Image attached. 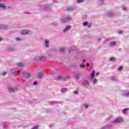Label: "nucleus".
Listing matches in <instances>:
<instances>
[{
  "label": "nucleus",
  "instance_id": "obj_1",
  "mask_svg": "<svg viewBox=\"0 0 129 129\" xmlns=\"http://www.w3.org/2000/svg\"><path fill=\"white\" fill-rule=\"evenodd\" d=\"M56 81H66L70 79L69 76L57 75V77L55 78Z\"/></svg>",
  "mask_w": 129,
  "mask_h": 129
},
{
  "label": "nucleus",
  "instance_id": "obj_2",
  "mask_svg": "<svg viewBox=\"0 0 129 129\" xmlns=\"http://www.w3.org/2000/svg\"><path fill=\"white\" fill-rule=\"evenodd\" d=\"M20 75H22L23 77L24 78H26L27 79H29V78H31V73L27 72H22L20 73Z\"/></svg>",
  "mask_w": 129,
  "mask_h": 129
},
{
  "label": "nucleus",
  "instance_id": "obj_3",
  "mask_svg": "<svg viewBox=\"0 0 129 129\" xmlns=\"http://www.w3.org/2000/svg\"><path fill=\"white\" fill-rule=\"evenodd\" d=\"M120 122H123L122 118H117L113 121V123H120Z\"/></svg>",
  "mask_w": 129,
  "mask_h": 129
},
{
  "label": "nucleus",
  "instance_id": "obj_4",
  "mask_svg": "<svg viewBox=\"0 0 129 129\" xmlns=\"http://www.w3.org/2000/svg\"><path fill=\"white\" fill-rule=\"evenodd\" d=\"M70 21H71L70 16H67L61 20L62 23H67V22H70Z\"/></svg>",
  "mask_w": 129,
  "mask_h": 129
},
{
  "label": "nucleus",
  "instance_id": "obj_5",
  "mask_svg": "<svg viewBox=\"0 0 129 129\" xmlns=\"http://www.w3.org/2000/svg\"><path fill=\"white\" fill-rule=\"evenodd\" d=\"M21 33L22 35H30L31 34V31L27 30H23L21 31Z\"/></svg>",
  "mask_w": 129,
  "mask_h": 129
},
{
  "label": "nucleus",
  "instance_id": "obj_6",
  "mask_svg": "<svg viewBox=\"0 0 129 129\" xmlns=\"http://www.w3.org/2000/svg\"><path fill=\"white\" fill-rule=\"evenodd\" d=\"M83 85L84 87H86V88H87V87L89 86V83L87 80H84L83 82Z\"/></svg>",
  "mask_w": 129,
  "mask_h": 129
},
{
  "label": "nucleus",
  "instance_id": "obj_7",
  "mask_svg": "<svg viewBox=\"0 0 129 129\" xmlns=\"http://www.w3.org/2000/svg\"><path fill=\"white\" fill-rule=\"evenodd\" d=\"M74 74L75 78L77 79H79V78H80V73L78 72H75Z\"/></svg>",
  "mask_w": 129,
  "mask_h": 129
},
{
  "label": "nucleus",
  "instance_id": "obj_8",
  "mask_svg": "<svg viewBox=\"0 0 129 129\" xmlns=\"http://www.w3.org/2000/svg\"><path fill=\"white\" fill-rule=\"evenodd\" d=\"M107 16H108V17H109V18H112V17H113V16H114V14L113 13V12H109L107 13Z\"/></svg>",
  "mask_w": 129,
  "mask_h": 129
},
{
  "label": "nucleus",
  "instance_id": "obj_9",
  "mask_svg": "<svg viewBox=\"0 0 129 129\" xmlns=\"http://www.w3.org/2000/svg\"><path fill=\"white\" fill-rule=\"evenodd\" d=\"M109 45L111 47H114L116 45V42L115 41H111L109 43Z\"/></svg>",
  "mask_w": 129,
  "mask_h": 129
},
{
  "label": "nucleus",
  "instance_id": "obj_10",
  "mask_svg": "<svg viewBox=\"0 0 129 129\" xmlns=\"http://www.w3.org/2000/svg\"><path fill=\"white\" fill-rule=\"evenodd\" d=\"M91 76V81H92V79H93V78H94V77H95V71H92Z\"/></svg>",
  "mask_w": 129,
  "mask_h": 129
},
{
  "label": "nucleus",
  "instance_id": "obj_11",
  "mask_svg": "<svg viewBox=\"0 0 129 129\" xmlns=\"http://www.w3.org/2000/svg\"><path fill=\"white\" fill-rule=\"evenodd\" d=\"M8 28V26L5 24L0 25V29H7Z\"/></svg>",
  "mask_w": 129,
  "mask_h": 129
},
{
  "label": "nucleus",
  "instance_id": "obj_12",
  "mask_svg": "<svg viewBox=\"0 0 129 129\" xmlns=\"http://www.w3.org/2000/svg\"><path fill=\"white\" fill-rule=\"evenodd\" d=\"M43 75H44V74H43V73L40 72L38 74L37 77H38V78H39V79H41V78H42V77H43Z\"/></svg>",
  "mask_w": 129,
  "mask_h": 129
},
{
  "label": "nucleus",
  "instance_id": "obj_13",
  "mask_svg": "<svg viewBox=\"0 0 129 129\" xmlns=\"http://www.w3.org/2000/svg\"><path fill=\"white\" fill-rule=\"evenodd\" d=\"M76 9L75 7H69L68 8V11H71L76 10Z\"/></svg>",
  "mask_w": 129,
  "mask_h": 129
},
{
  "label": "nucleus",
  "instance_id": "obj_14",
  "mask_svg": "<svg viewBox=\"0 0 129 129\" xmlns=\"http://www.w3.org/2000/svg\"><path fill=\"white\" fill-rule=\"evenodd\" d=\"M70 29H71V26H67L64 30H63V32H68V31H69V30H70Z\"/></svg>",
  "mask_w": 129,
  "mask_h": 129
},
{
  "label": "nucleus",
  "instance_id": "obj_15",
  "mask_svg": "<svg viewBox=\"0 0 129 129\" xmlns=\"http://www.w3.org/2000/svg\"><path fill=\"white\" fill-rule=\"evenodd\" d=\"M17 90V88L14 89L12 88H9V92H16V90Z\"/></svg>",
  "mask_w": 129,
  "mask_h": 129
},
{
  "label": "nucleus",
  "instance_id": "obj_16",
  "mask_svg": "<svg viewBox=\"0 0 129 129\" xmlns=\"http://www.w3.org/2000/svg\"><path fill=\"white\" fill-rule=\"evenodd\" d=\"M128 108H125L123 109L122 112L124 113V114H127V110H128Z\"/></svg>",
  "mask_w": 129,
  "mask_h": 129
},
{
  "label": "nucleus",
  "instance_id": "obj_17",
  "mask_svg": "<svg viewBox=\"0 0 129 129\" xmlns=\"http://www.w3.org/2000/svg\"><path fill=\"white\" fill-rule=\"evenodd\" d=\"M45 45L46 48H48V47H49V41H48V40H45Z\"/></svg>",
  "mask_w": 129,
  "mask_h": 129
},
{
  "label": "nucleus",
  "instance_id": "obj_18",
  "mask_svg": "<svg viewBox=\"0 0 129 129\" xmlns=\"http://www.w3.org/2000/svg\"><path fill=\"white\" fill-rule=\"evenodd\" d=\"M46 59H47V57L45 56H40V61H45Z\"/></svg>",
  "mask_w": 129,
  "mask_h": 129
},
{
  "label": "nucleus",
  "instance_id": "obj_19",
  "mask_svg": "<svg viewBox=\"0 0 129 129\" xmlns=\"http://www.w3.org/2000/svg\"><path fill=\"white\" fill-rule=\"evenodd\" d=\"M15 72H17V71L15 69L11 70V73L12 75H15Z\"/></svg>",
  "mask_w": 129,
  "mask_h": 129
},
{
  "label": "nucleus",
  "instance_id": "obj_20",
  "mask_svg": "<svg viewBox=\"0 0 129 129\" xmlns=\"http://www.w3.org/2000/svg\"><path fill=\"white\" fill-rule=\"evenodd\" d=\"M0 8L4 9H7V7H6V6L4 4H0Z\"/></svg>",
  "mask_w": 129,
  "mask_h": 129
},
{
  "label": "nucleus",
  "instance_id": "obj_21",
  "mask_svg": "<svg viewBox=\"0 0 129 129\" xmlns=\"http://www.w3.org/2000/svg\"><path fill=\"white\" fill-rule=\"evenodd\" d=\"M61 91L62 93H65L67 91V88H62L61 90Z\"/></svg>",
  "mask_w": 129,
  "mask_h": 129
},
{
  "label": "nucleus",
  "instance_id": "obj_22",
  "mask_svg": "<svg viewBox=\"0 0 129 129\" xmlns=\"http://www.w3.org/2000/svg\"><path fill=\"white\" fill-rule=\"evenodd\" d=\"M17 66H18V67H24V66H25V64L22 63H17Z\"/></svg>",
  "mask_w": 129,
  "mask_h": 129
},
{
  "label": "nucleus",
  "instance_id": "obj_23",
  "mask_svg": "<svg viewBox=\"0 0 129 129\" xmlns=\"http://www.w3.org/2000/svg\"><path fill=\"white\" fill-rule=\"evenodd\" d=\"M76 50V47L73 46L71 49L69 50V53L71 52L72 51H74Z\"/></svg>",
  "mask_w": 129,
  "mask_h": 129
},
{
  "label": "nucleus",
  "instance_id": "obj_24",
  "mask_svg": "<svg viewBox=\"0 0 129 129\" xmlns=\"http://www.w3.org/2000/svg\"><path fill=\"white\" fill-rule=\"evenodd\" d=\"M34 61H40V56H37L34 59Z\"/></svg>",
  "mask_w": 129,
  "mask_h": 129
},
{
  "label": "nucleus",
  "instance_id": "obj_25",
  "mask_svg": "<svg viewBox=\"0 0 129 129\" xmlns=\"http://www.w3.org/2000/svg\"><path fill=\"white\" fill-rule=\"evenodd\" d=\"M91 81H92L93 84H96V83L97 82V80L96 79H94V80L92 79V80Z\"/></svg>",
  "mask_w": 129,
  "mask_h": 129
},
{
  "label": "nucleus",
  "instance_id": "obj_26",
  "mask_svg": "<svg viewBox=\"0 0 129 129\" xmlns=\"http://www.w3.org/2000/svg\"><path fill=\"white\" fill-rule=\"evenodd\" d=\"M63 51H65V48L62 47L59 49V53H62V52H63Z\"/></svg>",
  "mask_w": 129,
  "mask_h": 129
},
{
  "label": "nucleus",
  "instance_id": "obj_27",
  "mask_svg": "<svg viewBox=\"0 0 129 129\" xmlns=\"http://www.w3.org/2000/svg\"><path fill=\"white\" fill-rule=\"evenodd\" d=\"M110 126H111V125H106V126L103 127V129L108 128V127H110Z\"/></svg>",
  "mask_w": 129,
  "mask_h": 129
},
{
  "label": "nucleus",
  "instance_id": "obj_28",
  "mask_svg": "<svg viewBox=\"0 0 129 129\" xmlns=\"http://www.w3.org/2000/svg\"><path fill=\"white\" fill-rule=\"evenodd\" d=\"M7 50H8V51H10L12 52V51H14V50H15V49L13 48L10 47V48H7Z\"/></svg>",
  "mask_w": 129,
  "mask_h": 129
},
{
  "label": "nucleus",
  "instance_id": "obj_29",
  "mask_svg": "<svg viewBox=\"0 0 129 129\" xmlns=\"http://www.w3.org/2000/svg\"><path fill=\"white\" fill-rule=\"evenodd\" d=\"M115 60V58L114 57H111L110 59V61H112V62H114Z\"/></svg>",
  "mask_w": 129,
  "mask_h": 129
},
{
  "label": "nucleus",
  "instance_id": "obj_30",
  "mask_svg": "<svg viewBox=\"0 0 129 129\" xmlns=\"http://www.w3.org/2000/svg\"><path fill=\"white\" fill-rule=\"evenodd\" d=\"M104 2V0H100L99 3V5H103Z\"/></svg>",
  "mask_w": 129,
  "mask_h": 129
},
{
  "label": "nucleus",
  "instance_id": "obj_31",
  "mask_svg": "<svg viewBox=\"0 0 129 129\" xmlns=\"http://www.w3.org/2000/svg\"><path fill=\"white\" fill-rule=\"evenodd\" d=\"M38 127H39V126L38 125H36L32 127L31 129H38Z\"/></svg>",
  "mask_w": 129,
  "mask_h": 129
},
{
  "label": "nucleus",
  "instance_id": "obj_32",
  "mask_svg": "<svg viewBox=\"0 0 129 129\" xmlns=\"http://www.w3.org/2000/svg\"><path fill=\"white\" fill-rule=\"evenodd\" d=\"M3 128H8V125H7V124H4L3 125Z\"/></svg>",
  "mask_w": 129,
  "mask_h": 129
},
{
  "label": "nucleus",
  "instance_id": "obj_33",
  "mask_svg": "<svg viewBox=\"0 0 129 129\" xmlns=\"http://www.w3.org/2000/svg\"><path fill=\"white\" fill-rule=\"evenodd\" d=\"M86 66L84 65V64H81L80 66V67H81V68H85Z\"/></svg>",
  "mask_w": 129,
  "mask_h": 129
},
{
  "label": "nucleus",
  "instance_id": "obj_34",
  "mask_svg": "<svg viewBox=\"0 0 129 129\" xmlns=\"http://www.w3.org/2000/svg\"><path fill=\"white\" fill-rule=\"evenodd\" d=\"M124 96H129V92L124 94Z\"/></svg>",
  "mask_w": 129,
  "mask_h": 129
},
{
  "label": "nucleus",
  "instance_id": "obj_35",
  "mask_svg": "<svg viewBox=\"0 0 129 129\" xmlns=\"http://www.w3.org/2000/svg\"><path fill=\"white\" fill-rule=\"evenodd\" d=\"M88 24V22H85L83 23L84 26H87Z\"/></svg>",
  "mask_w": 129,
  "mask_h": 129
},
{
  "label": "nucleus",
  "instance_id": "obj_36",
  "mask_svg": "<svg viewBox=\"0 0 129 129\" xmlns=\"http://www.w3.org/2000/svg\"><path fill=\"white\" fill-rule=\"evenodd\" d=\"M112 81H116V79L114 77H112Z\"/></svg>",
  "mask_w": 129,
  "mask_h": 129
},
{
  "label": "nucleus",
  "instance_id": "obj_37",
  "mask_svg": "<svg viewBox=\"0 0 129 129\" xmlns=\"http://www.w3.org/2000/svg\"><path fill=\"white\" fill-rule=\"evenodd\" d=\"M118 70H119V71H120L122 70V67H119L118 68Z\"/></svg>",
  "mask_w": 129,
  "mask_h": 129
},
{
  "label": "nucleus",
  "instance_id": "obj_38",
  "mask_svg": "<svg viewBox=\"0 0 129 129\" xmlns=\"http://www.w3.org/2000/svg\"><path fill=\"white\" fill-rule=\"evenodd\" d=\"M74 94H77V95L79 94L78 91H74Z\"/></svg>",
  "mask_w": 129,
  "mask_h": 129
},
{
  "label": "nucleus",
  "instance_id": "obj_39",
  "mask_svg": "<svg viewBox=\"0 0 129 129\" xmlns=\"http://www.w3.org/2000/svg\"><path fill=\"white\" fill-rule=\"evenodd\" d=\"M83 2V0H78V3L79 4H80V3H82Z\"/></svg>",
  "mask_w": 129,
  "mask_h": 129
},
{
  "label": "nucleus",
  "instance_id": "obj_40",
  "mask_svg": "<svg viewBox=\"0 0 129 129\" xmlns=\"http://www.w3.org/2000/svg\"><path fill=\"white\" fill-rule=\"evenodd\" d=\"M33 84H34V85H37V84H38V82H37L36 81H35V82H34L33 83Z\"/></svg>",
  "mask_w": 129,
  "mask_h": 129
},
{
  "label": "nucleus",
  "instance_id": "obj_41",
  "mask_svg": "<svg viewBox=\"0 0 129 129\" xmlns=\"http://www.w3.org/2000/svg\"><path fill=\"white\" fill-rule=\"evenodd\" d=\"M84 105V107L86 108L88 107V105H87V104H85Z\"/></svg>",
  "mask_w": 129,
  "mask_h": 129
},
{
  "label": "nucleus",
  "instance_id": "obj_42",
  "mask_svg": "<svg viewBox=\"0 0 129 129\" xmlns=\"http://www.w3.org/2000/svg\"><path fill=\"white\" fill-rule=\"evenodd\" d=\"M118 34H122V31H118Z\"/></svg>",
  "mask_w": 129,
  "mask_h": 129
},
{
  "label": "nucleus",
  "instance_id": "obj_43",
  "mask_svg": "<svg viewBox=\"0 0 129 129\" xmlns=\"http://www.w3.org/2000/svg\"><path fill=\"white\" fill-rule=\"evenodd\" d=\"M122 10H123V11H126V8L125 7H123V8H122Z\"/></svg>",
  "mask_w": 129,
  "mask_h": 129
},
{
  "label": "nucleus",
  "instance_id": "obj_44",
  "mask_svg": "<svg viewBox=\"0 0 129 129\" xmlns=\"http://www.w3.org/2000/svg\"><path fill=\"white\" fill-rule=\"evenodd\" d=\"M6 74H7V72H3V76L6 75Z\"/></svg>",
  "mask_w": 129,
  "mask_h": 129
},
{
  "label": "nucleus",
  "instance_id": "obj_45",
  "mask_svg": "<svg viewBox=\"0 0 129 129\" xmlns=\"http://www.w3.org/2000/svg\"><path fill=\"white\" fill-rule=\"evenodd\" d=\"M46 8H50V6L49 5H47Z\"/></svg>",
  "mask_w": 129,
  "mask_h": 129
},
{
  "label": "nucleus",
  "instance_id": "obj_46",
  "mask_svg": "<svg viewBox=\"0 0 129 129\" xmlns=\"http://www.w3.org/2000/svg\"><path fill=\"white\" fill-rule=\"evenodd\" d=\"M16 40H17V41H21L20 38H17L16 39Z\"/></svg>",
  "mask_w": 129,
  "mask_h": 129
},
{
  "label": "nucleus",
  "instance_id": "obj_47",
  "mask_svg": "<svg viewBox=\"0 0 129 129\" xmlns=\"http://www.w3.org/2000/svg\"><path fill=\"white\" fill-rule=\"evenodd\" d=\"M96 75L97 76H98V75H99V73H96Z\"/></svg>",
  "mask_w": 129,
  "mask_h": 129
},
{
  "label": "nucleus",
  "instance_id": "obj_48",
  "mask_svg": "<svg viewBox=\"0 0 129 129\" xmlns=\"http://www.w3.org/2000/svg\"><path fill=\"white\" fill-rule=\"evenodd\" d=\"M16 72H17V73H20V72H21V71L19 70V71H16Z\"/></svg>",
  "mask_w": 129,
  "mask_h": 129
},
{
  "label": "nucleus",
  "instance_id": "obj_49",
  "mask_svg": "<svg viewBox=\"0 0 129 129\" xmlns=\"http://www.w3.org/2000/svg\"><path fill=\"white\" fill-rule=\"evenodd\" d=\"M90 66V64H89V63H87V67H89V66Z\"/></svg>",
  "mask_w": 129,
  "mask_h": 129
},
{
  "label": "nucleus",
  "instance_id": "obj_50",
  "mask_svg": "<svg viewBox=\"0 0 129 129\" xmlns=\"http://www.w3.org/2000/svg\"><path fill=\"white\" fill-rule=\"evenodd\" d=\"M54 104V102H51V104Z\"/></svg>",
  "mask_w": 129,
  "mask_h": 129
},
{
  "label": "nucleus",
  "instance_id": "obj_51",
  "mask_svg": "<svg viewBox=\"0 0 129 129\" xmlns=\"http://www.w3.org/2000/svg\"><path fill=\"white\" fill-rule=\"evenodd\" d=\"M88 27L89 28H90V25H88Z\"/></svg>",
  "mask_w": 129,
  "mask_h": 129
},
{
  "label": "nucleus",
  "instance_id": "obj_52",
  "mask_svg": "<svg viewBox=\"0 0 129 129\" xmlns=\"http://www.w3.org/2000/svg\"><path fill=\"white\" fill-rule=\"evenodd\" d=\"M2 39L0 37V41H2Z\"/></svg>",
  "mask_w": 129,
  "mask_h": 129
},
{
  "label": "nucleus",
  "instance_id": "obj_53",
  "mask_svg": "<svg viewBox=\"0 0 129 129\" xmlns=\"http://www.w3.org/2000/svg\"><path fill=\"white\" fill-rule=\"evenodd\" d=\"M84 62H85V60H84Z\"/></svg>",
  "mask_w": 129,
  "mask_h": 129
},
{
  "label": "nucleus",
  "instance_id": "obj_54",
  "mask_svg": "<svg viewBox=\"0 0 129 129\" xmlns=\"http://www.w3.org/2000/svg\"><path fill=\"white\" fill-rule=\"evenodd\" d=\"M98 40H100V39H99Z\"/></svg>",
  "mask_w": 129,
  "mask_h": 129
},
{
  "label": "nucleus",
  "instance_id": "obj_55",
  "mask_svg": "<svg viewBox=\"0 0 129 129\" xmlns=\"http://www.w3.org/2000/svg\"><path fill=\"white\" fill-rule=\"evenodd\" d=\"M20 1H22V0H20Z\"/></svg>",
  "mask_w": 129,
  "mask_h": 129
}]
</instances>
